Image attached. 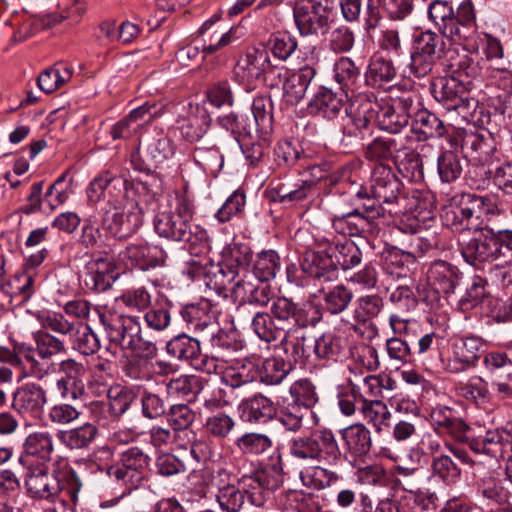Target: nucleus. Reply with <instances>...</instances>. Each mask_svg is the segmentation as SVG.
Wrapping results in <instances>:
<instances>
[{
  "label": "nucleus",
  "mask_w": 512,
  "mask_h": 512,
  "mask_svg": "<svg viewBox=\"0 0 512 512\" xmlns=\"http://www.w3.org/2000/svg\"><path fill=\"white\" fill-rule=\"evenodd\" d=\"M323 317L321 308L312 303L298 304L285 296H276L269 312L258 311L251 318L252 331L266 343L280 341L292 323L315 327Z\"/></svg>",
  "instance_id": "nucleus-1"
},
{
  "label": "nucleus",
  "mask_w": 512,
  "mask_h": 512,
  "mask_svg": "<svg viewBox=\"0 0 512 512\" xmlns=\"http://www.w3.org/2000/svg\"><path fill=\"white\" fill-rule=\"evenodd\" d=\"M195 207L186 194H177L170 210L159 212L154 218L157 235L169 241L183 242L194 248L207 239L206 231L193 222Z\"/></svg>",
  "instance_id": "nucleus-2"
},
{
  "label": "nucleus",
  "mask_w": 512,
  "mask_h": 512,
  "mask_svg": "<svg viewBox=\"0 0 512 512\" xmlns=\"http://www.w3.org/2000/svg\"><path fill=\"white\" fill-rule=\"evenodd\" d=\"M25 470L24 482L31 497L58 499L66 506H76L82 483L74 470H66L58 476L50 474L48 466L34 465Z\"/></svg>",
  "instance_id": "nucleus-3"
},
{
  "label": "nucleus",
  "mask_w": 512,
  "mask_h": 512,
  "mask_svg": "<svg viewBox=\"0 0 512 512\" xmlns=\"http://www.w3.org/2000/svg\"><path fill=\"white\" fill-rule=\"evenodd\" d=\"M99 319L111 346L130 350L146 360L157 355L156 344L142 334L139 317L108 312L99 313Z\"/></svg>",
  "instance_id": "nucleus-4"
},
{
  "label": "nucleus",
  "mask_w": 512,
  "mask_h": 512,
  "mask_svg": "<svg viewBox=\"0 0 512 512\" xmlns=\"http://www.w3.org/2000/svg\"><path fill=\"white\" fill-rule=\"evenodd\" d=\"M288 451L299 463L328 466L337 465L342 455L334 433L327 428L315 429L292 438L288 443Z\"/></svg>",
  "instance_id": "nucleus-5"
},
{
  "label": "nucleus",
  "mask_w": 512,
  "mask_h": 512,
  "mask_svg": "<svg viewBox=\"0 0 512 512\" xmlns=\"http://www.w3.org/2000/svg\"><path fill=\"white\" fill-rule=\"evenodd\" d=\"M108 204L114 210H106L101 216L102 228L113 237L127 239L143 224L145 209L140 201L135 199L133 191L125 192L121 197L108 199Z\"/></svg>",
  "instance_id": "nucleus-6"
},
{
  "label": "nucleus",
  "mask_w": 512,
  "mask_h": 512,
  "mask_svg": "<svg viewBox=\"0 0 512 512\" xmlns=\"http://www.w3.org/2000/svg\"><path fill=\"white\" fill-rule=\"evenodd\" d=\"M488 199L471 193L454 195L444 206L441 219L454 231L474 230L481 226V218L488 210Z\"/></svg>",
  "instance_id": "nucleus-7"
},
{
  "label": "nucleus",
  "mask_w": 512,
  "mask_h": 512,
  "mask_svg": "<svg viewBox=\"0 0 512 512\" xmlns=\"http://www.w3.org/2000/svg\"><path fill=\"white\" fill-rule=\"evenodd\" d=\"M276 72L280 79L281 72L271 64L268 51L256 47L248 48L234 67V75L239 81L247 84L263 81L271 87L278 85L277 82L268 83L270 76Z\"/></svg>",
  "instance_id": "nucleus-8"
},
{
  "label": "nucleus",
  "mask_w": 512,
  "mask_h": 512,
  "mask_svg": "<svg viewBox=\"0 0 512 512\" xmlns=\"http://www.w3.org/2000/svg\"><path fill=\"white\" fill-rule=\"evenodd\" d=\"M467 66L462 71L455 70L453 74L447 78L439 79L437 82H429V86L421 83L422 89H426L433 97L446 105L448 110L459 108L467 94V84L463 76L468 78L470 73Z\"/></svg>",
  "instance_id": "nucleus-9"
},
{
  "label": "nucleus",
  "mask_w": 512,
  "mask_h": 512,
  "mask_svg": "<svg viewBox=\"0 0 512 512\" xmlns=\"http://www.w3.org/2000/svg\"><path fill=\"white\" fill-rule=\"evenodd\" d=\"M461 254L467 263L478 266L482 263H494L501 260L502 251L496 233L483 229L470 239L460 240Z\"/></svg>",
  "instance_id": "nucleus-10"
},
{
  "label": "nucleus",
  "mask_w": 512,
  "mask_h": 512,
  "mask_svg": "<svg viewBox=\"0 0 512 512\" xmlns=\"http://www.w3.org/2000/svg\"><path fill=\"white\" fill-rule=\"evenodd\" d=\"M318 251H306L303 256L302 269L319 282H333L338 278V268L332 254V240L326 237L316 238Z\"/></svg>",
  "instance_id": "nucleus-11"
},
{
  "label": "nucleus",
  "mask_w": 512,
  "mask_h": 512,
  "mask_svg": "<svg viewBox=\"0 0 512 512\" xmlns=\"http://www.w3.org/2000/svg\"><path fill=\"white\" fill-rule=\"evenodd\" d=\"M233 295L240 301L238 311L244 310L247 305L266 307L276 298L268 281L258 280L250 271H244L241 278L235 279Z\"/></svg>",
  "instance_id": "nucleus-12"
},
{
  "label": "nucleus",
  "mask_w": 512,
  "mask_h": 512,
  "mask_svg": "<svg viewBox=\"0 0 512 512\" xmlns=\"http://www.w3.org/2000/svg\"><path fill=\"white\" fill-rule=\"evenodd\" d=\"M294 18L302 36L324 35L330 28L331 12L321 3L310 0L295 7Z\"/></svg>",
  "instance_id": "nucleus-13"
},
{
  "label": "nucleus",
  "mask_w": 512,
  "mask_h": 512,
  "mask_svg": "<svg viewBox=\"0 0 512 512\" xmlns=\"http://www.w3.org/2000/svg\"><path fill=\"white\" fill-rule=\"evenodd\" d=\"M48 402L47 391L37 383H26L14 392L12 408L24 419L42 418Z\"/></svg>",
  "instance_id": "nucleus-14"
},
{
  "label": "nucleus",
  "mask_w": 512,
  "mask_h": 512,
  "mask_svg": "<svg viewBox=\"0 0 512 512\" xmlns=\"http://www.w3.org/2000/svg\"><path fill=\"white\" fill-rule=\"evenodd\" d=\"M424 278L421 285L430 289V294L423 298L424 302H433L440 293L448 294L455 288L457 271L445 261H435L423 266Z\"/></svg>",
  "instance_id": "nucleus-15"
},
{
  "label": "nucleus",
  "mask_w": 512,
  "mask_h": 512,
  "mask_svg": "<svg viewBox=\"0 0 512 512\" xmlns=\"http://www.w3.org/2000/svg\"><path fill=\"white\" fill-rule=\"evenodd\" d=\"M435 196L418 189V248L429 250L438 245Z\"/></svg>",
  "instance_id": "nucleus-16"
},
{
  "label": "nucleus",
  "mask_w": 512,
  "mask_h": 512,
  "mask_svg": "<svg viewBox=\"0 0 512 512\" xmlns=\"http://www.w3.org/2000/svg\"><path fill=\"white\" fill-rule=\"evenodd\" d=\"M53 453L54 443L51 434L47 431H36L25 438L18 461L23 468H31L34 465L47 466Z\"/></svg>",
  "instance_id": "nucleus-17"
},
{
  "label": "nucleus",
  "mask_w": 512,
  "mask_h": 512,
  "mask_svg": "<svg viewBox=\"0 0 512 512\" xmlns=\"http://www.w3.org/2000/svg\"><path fill=\"white\" fill-rule=\"evenodd\" d=\"M469 448L493 458H505L512 452V421L502 428L488 430L482 438L470 440Z\"/></svg>",
  "instance_id": "nucleus-18"
},
{
  "label": "nucleus",
  "mask_w": 512,
  "mask_h": 512,
  "mask_svg": "<svg viewBox=\"0 0 512 512\" xmlns=\"http://www.w3.org/2000/svg\"><path fill=\"white\" fill-rule=\"evenodd\" d=\"M120 256L129 261L131 266L143 271L164 266L167 260V253L161 247L142 239L127 245Z\"/></svg>",
  "instance_id": "nucleus-19"
},
{
  "label": "nucleus",
  "mask_w": 512,
  "mask_h": 512,
  "mask_svg": "<svg viewBox=\"0 0 512 512\" xmlns=\"http://www.w3.org/2000/svg\"><path fill=\"white\" fill-rule=\"evenodd\" d=\"M138 154L143 163L140 169L151 171L173 156V141L163 133L148 135L140 141Z\"/></svg>",
  "instance_id": "nucleus-20"
},
{
  "label": "nucleus",
  "mask_w": 512,
  "mask_h": 512,
  "mask_svg": "<svg viewBox=\"0 0 512 512\" xmlns=\"http://www.w3.org/2000/svg\"><path fill=\"white\" fill-rule=\"evenodd\" d=\"M114 270V263L107 257H92L84 266L83 284L91 292H106L116 280Z\"/></svg>",
  "instance_id": "nucleus-21"
},
{
  "label": "nucleus",
  "mask_w": 512,
  "mask_h": 512,
  "mask_svg": "<svg viewBox=\"0 0 512 512\" xmlns=\"http://www.w3.org/2000/svg\"><path fill=\"white\" fill-rule=\"evenodd\" d=\"M384 307L383 298L379 295H365L361 296L356 301V308L354 310V320L356 323L352 324V329L364 336L367 332V339H372L377 335V327L372 322V319L377 317Z\"/></svg>",
  "instance_id": "nucleus-22"
},
{
  "label": "nucleus",
  "mask_w": 512,
  "mask_h": 512,
  "mask_svg": "<svg viewBox=\"0 0 512 512\" xmlns=\"http://www.w3.org/2000/svg\"><path fill=\"white\" fill-rule=\"evenodd\" d=\"M237 484L251 504L260 507L264 504V492L277 489L280 480L271 471L262 469L239 477Z\"/></svg>",
  "instance_id": "nucleus-23"
},
{
  "label": "nucleus",
  "mask_w": 512,
  "mask_h": 512,
  "mask_svg": "<svg viewBox=\"0 0 512 512\" xmlns=\"http://www.w3.org/2000/svg\"><path fill=\"white\" fill-rule=\"evenodd\" d=\"M238 412L244 422L264 424L276 417L277 407L271 398L256 393L240 402Z\"/></svg>",
  "instance_id": "nucleus-24"
},
{
  "label": "nucleus",
  "mask_w": 512,
  "mask_h": 512,
  "mask_svg": "<svg viewBox=\"0 0 512 512\" xmlns=\"http://www.w3.org/2000/svg\"><path fill=\"white\" fill-rule=\"evenodd\" d=\"M181 316L188 329L195 333H201L216 326V314L208 300L186 305L181 310Z\"/></svg>",
  "instance_id": "nucleus-25"
},
{
  "label": "nucleus",
  "mask_w": 512,
  "mask_h": 512,
  "mask_svg": "<svg viewBox=\"0 0 512 512\" xmlns=\"http://www.w3.org/2000/svg\"><path fill=\"white\" fill-rule=\"evenodd\" d=\"M108 190L109 199L121 197L125 192L132 191L129 182L121 176H114L109 171H104L96 176L87 189L88 198L91 201H98Z\"/></svg>",
  "instance_id": "nucleus-26"
},
{
  "label": "nucleus",
  "mask_w": 512,
  "mask_h": 512,
  "mask_svg": "<svg viewBox=\"0 0 512 512\" xmlns=\"http://www.w3.org/2000/svg\"><path fill=\"white\" fill-rule=\"evenodd\" d=\"M219 19V16H214L204 22L199 29V34L203 40L202 52L204 56L215 53L235 40L232 29L225 31L224 28L216 25Z\"/></svg>",
  "instance_id": "nucleus-27"
},
{
  "label": "nucleus",
  "mask_w": 512,
  "mask_h": 512,
  "mask_svg": "<svg viewBox=\"0 0 512 512\" xmlns=\"http://www.w3.org/2000/svg\"><path fill=\"white\" fill-rule=\"evenodd\" d=\"M372 193L383 203H393L397 198L398 182L391 168L383 163L375 166L372 172Z\"/></svg>",
  "instance_id": "nucleus-28"
},
{
  "label": "nucleus",
  "mask_w": 512,
  "mask_h": 512,
  "mask_svg": "<svg viewBox=\"0 0 512 512\" xmlns=\"http://www.w3.org/2000/svg\"><path fill=\"white\" fill-rule=\"evenodd\" d=\"M306 327H299L292 323L286 330L282 338L280 339V346L284 351L288 363L292 365V362L297 364H304L308 358V353L305 348V342L307 340Z\"/></svg>",
  "instance_id": "nucleus-29"
},
{
  "label": "nucleus",
  "mask_w": 512,
  "mask_h": 512,
  "mask_svg": "<svg viewBox=\"0 0 512 512\" xmlns=\"http://www.w3.org/2000/svg\"><path fill=\"white\" fill-rule=\"evenodd\" d=\"M426 3L427 16L442 32L449 37L459 36L460 28L454 19V8L448 1L423 0Z\"/></svg>",
  "instance_id": "nucleus-30"
},
{
  "label": "nucleus",
  "mask_w": 512,
  "mask_h": 512,
  "mask_svg": "<svg viewBox=\"0 0 512 512\" xmlns=\"http://www.w3.org/2000/svg\"><path fill=\"white\" fill-rule=\"evenodd\" d=\"M315 75V68L306 65L288 76L283 83L285 101L297 105L304 98Z\"/></svg>",
  "instance_id": "nucleus-31"
},
{
  "label": "nucleus",
  "mask_w": 512,
  "mask_h": 512,
  "mask_svg": "<svg viewBox=\"0 0 512 512\" xmlns=\"http://www.w3.org/2000/svg\"><path fill=\"white\" fill-rule=\"evenodd\" d=\"M418 384H422L421 402L423 416L429 417V421L434 426L435 431L443 433L454 416L452 410L447 407H431L428 402L437 396L435 389L428 382L421 381L419 377Z\"/></svg>",
  "instance_id": "nucleus-32"
},
{
  "label": "nucleus",
  "mask_w": 512,
  "mask_h": 512,
  "mask_svg": "<svg viewBox=\"0 0 512 512\" xmlns=\"http://www.w3.org/2000/svg\"><path fill=\"white\" fill-rule=\"evenodd\" d=\"M99 436V429L92 423H84L76 428L60 431L59 441L71 450L87 449Z\"/></svg>",
  "instance_id": "nucleus-33"
},
{
  "label": "nucleus",
  "mask_w": 512,
  "mask_h": 512,
  "mask_svg": "<svg viewBox=\"0 0 512 512\" xmlns=\"http://www.w3.org/2000/svg\"><path fill=\"white\" fill-rule=\"evenodd\" d=\"M347 451L353 456L366 455L371 448L370 431L363 424H354L340 431Z\"/></svg>",
  "instance_id": "nucleus-34"
},
{
  "label": "nucleus",
  "mask_w": 512,
  "mask_h": 512,
  "mask_svg": "<svg viewBox=\"0 0 512 512\" xmlns=\"http://www.w3.org/2000/svg\"><path fill=\"white\" fill-rule=\"evenodd\" d=\"M343 107L342 100L331 90L321 88L308 104L311 114L332 119L339 114Z\"/></svg>",
  "instance_id": "nucleus-35"
},
{
  "label": "nucleus",
  "mask_w": 512,
  "mask_h": 512,
  "mask_svg": "<svg viewBox=\"0 0 512 512\" xmlns=\"http://www.w3.org/2000/svg\"><path fill=\"white\" fill-rule=\"evenodd\" d=\"M333 230L342 236H360L370 228L367 217L358 210H354L332 219Z\"/></svg>",
  "instance_id": "nucleus-36"
},
{
  "label": "nucleus",
  "mask_w": 512,
  "mask_h": 512,
  "mask_svg": "<svg viewBox=\"0 0 512 512\" xmlns=\"http://www.w3.org/2000/svg\"><path fill=\"white\" fill-rule=\"evenodd\" d=\"M178 129L188 142L203 138L210 127V118L205 113H190L178 119Z\"/></svg>",
  "instance_id": "nucleus-37"
},
{
  "label": "nucleus",
  "mask_w": 512,
  "mask_h": 512,
  "mask_svg": "<svg viewBox=\"0 0 512 512\" xmlns=\"http://www.w3.org/2000/svg\"><path fill=\"white\" fill-rule=\"evenodd\" d=\"M135 393L132 389L116 385L107 391L108 413L114 420H119L131 407L135 400Z\"/></svg>",
  "instance_id": "nucleus-38"
},
{
  "label": "nucleus",
  "mask_w": 512,
  "mask_h": 512,
  "mask_svg": "<svg viewBox=\"0 0 512 512\" xmlns=\"http://www.w3.org/2000/svg\"><path fill=\"white\" fill-rule=\"evenodd\" d=\"M167 353L178 359L190 361L192 364L200 356V343L197 339L181 334L172 338L166 345Z\"/></svg>",
  "instance_id": "nucleus-39"
},
{
  "label": "nucleus",
  "mask_w": 512,
  "mask_h": 512,
  "mask_svg": "<svg viewBox=\"0 0 512 512\" xmlns=\"http://www.w3.org/2000/svg\"><path fill=\"white\" fill-rule=\"evenodd\" d=\"M234 445L244 455L259 456L272 448L273 441L265 433L246 432L235 440Z\"/></svg>",
  "instance_id": "nucleus-40"
},
{
  "label": "nucleus",
  "mask_w": 512,
  "mask_h": 512,
  "mask_svg": "<svg viewBox=\"0 0 512 512\" xmlns=\"http://www.w3.org/2000/svg\"><path fill=\"white\" fill-rule=\"evenodd\" d=\"M458 146V139L453 138L450 139V150L443 152L438 157V173L440 179L443 182H453L458 179L462 173V164L461 160L453 149H456Z\"/></svg>",
  "instance_id": "nucleus-41"
},
{
  "label": "nucleus",
  "mask_w": 512,
  "mask_h": 512,
  "mask_svg": "<svg viewBox=\"0 0 512 512\" xmlns=\"http://www.w3.org/2000/svg\"><path fill=\"white\" fill-rule=\"evenodd\" d=\"M72 71L70 67L63 63H57L52 67L45 69L37 79V86L43 92L50 94L70 81Z\"/></svg>",
  "instance_id": "nucleus-42"
},
{
  "label": "nucleus",
  "mask_w": 512,
  "mask_h": 512,
  "mask_svg": "<svg viewBox=\"0 0 512 512\" xmlns=\"http://www.w3.org/2000/svg\"><path fill=\"white\" fill-rule=\"evenodd\" d=\"M252 260V250L249 245L234 242L229 246L226 261L227 266L234 274L233 282H235V279L241 278L244 271H250Z\"/></svg>",
  "instance_id": "nucleus-43"
},
{
  "label": "nucleus",
  "mask_w": 512,
  "mask_h": 512,
  "mask_svg": "<svg viewBox=\"0 0 512 512\" xmlns=\"http://www.w3.org/2000/svg\"><path fill=\"white\" fill-rule=\"evenodd\" d=\"M396 71L391 60L374 55L366 72V81L373 87H382L394 79Z\"/></svg>",
  "instance_id": "nucleus-44"
},
{
  "label": "nucleus",
  "mask_w": 512,
  "mask_h": 512,
  "mask_svg": "<svg viewBox=\"0 0 512 512\" xmlns=\"http://www.w3.org/2000/svg\"><path fill=\"white\" fill-rule=\"evenodd\" d=\"M251 264L250 274L258 280L269 282L280 268V257L274 250H263L256 255Z\"/></svg>",
  "instance_id": "nucleus-45"
},
{
  "label": "nucleus",
  "mask_w": 512,
  "mask_h": 512,
  "mask_svg": "<svg viewBox=\"0 0 512 512\" xmlns=\"http://www.w3.org/2000/svg\"><path fill=\"white\" fill-rule=\"evenodd\" d=\"M309 149H303L298 141H282L275 148L276 160L279 165L301 168L308 157Z\"/></svg>",
  "instance_id": "nucleus-46"
},
{
  "label": "nucleus",
  "mask_w": 512,
  "mask_h": 512,
  "mask_svg": "<svg viewBox=\"0 0 512 512\" xmlns=\"http://www.w3.org/2000/svg\"><path fill=\"white\" fill-rule=\"evenodd\" d=\"M481 346L480 340L476 337L456 340L453 344V358L456 362L461 364V367L456 368V370H462L474 364L479 358Z\"/></svg>",
  "instance_id": "nucleus-47"
},
{
  "label": "nucleus",
  "mask_w": 512,
  "mask_h": 512,
  "mask_svg": "<svg viewBox=\"0 0 512 512\" xmlns=\"http://www.w3.org/2000/svg\"><path fill=\"white\" fill-rule=\"evenodd\" d=\"M307 410L284 399L280 405L277 421L287 430L293 433L299 432L304 426Z\"/></svg>",
  "instance_id": "nucleus-48"
},
{
  "label": "nucleus",
  "mask_w": 512,
  "mask_h": 512,
  "mask_svg": "<svg viewBox=\"0 0 512 512\" xmlns=\"http://www.w3.org/2000/svg\"><path fill=\"white\" fill-rule=\"evenodd\" d=\"M332 254L337 265L344 270L351 269L360 264L362 252L358 246L350 240L335 243L332 240Z\"/></svg>",
  "instance_id": "nucleus-49"
},
{
  "label": "nucleus",
  "mask_w": 512,
  "mask_h": 512,
  "mask_svg": "<svg viewBox=\"0 0 512 512\" xmlns=\"http://www.w3.org/2000/svg\"><path fill=\"white\" fill-rule=\"evenodd\" d=\"M166 387L170 395L194 397L204 389V380L196 375H180L169 380Z\"/></svg>",
  "instance_id": "nucleus-50"
},
{
  "label": "nucleus",
  "mask_w": 512,
  "mask_h": 512,
  "mask_svg": "<svg viewBox=\"0 0 512 512\" xmlns=\"http://www.w3.org/2000/svg\"><path fill=\"white\" fill-rule=\"evenodd\" d=\"M291 403L304 410L311 409L318 402V395L314 384L308 379H299L289 388Z\"/></svg>",
  "instance_id": "nucleus-51"
},
{
  "label": "nucleus",
  "mask_w": 512,
  "mask_h": 512,
  "mask_svg": "<svg viewBox=\"0 0 512 512\" xmlns=\"http://www.w3.org/2000/svg\"><path fill=\"white\" fill-rule=\"evenodd\" d=\"M253 123L257 131L267 133L272 128L273 103L269 96H259L252 103Z\"/></svg>",
  "instance_id": "nucleus-52"
},
{
  "label": "nucleus",
  "mask_w": 512,
  "mask_h": 512,
  "mask_svg": "<svg viewBox=\"0 0 512 512\" xmlns=\"http://www.w3.org/2000/svg\"><path fill=\"white\" fill-rule=\"evenodd\" d=\"M321 292L323 293L324 307L331 314H340L343 312L353 298L352 291L342 284L337 285L328 291L321 288Z\"/></svg>",
  "instance_id": "nucleus-53"
},
{
  "label": "nucleus",
  "mask_w": 512,
  "mask_h": 512,
  "mask_svg": "<svg viewBox=\"0 0 512 512\" xmlns=\"http://www.w3.org/2000/svg\"><path fill=\"white\" fill-rule=\"evenodd\" d=\"M194 161L206 172L215 174L223 167V155L216 145L197 146L193 152Z\"/></svg>",
  "instance_id": "nucleus-54"
},
{
  "label": "nucleus",
  "mask_w": 512,
  "mask_h": 512,
  "mask_svg": "<svg viewBox=\"0 0 512 512\" xmlns=\"http://www.w3.org/2000/svg\"><path fill=\"white\" fill-rule=\"evenodd\" d=\"M339 479L340 476L336 471L321 465L315 466L311 472L301 473L303 484L315 490L328 488L336 484Z\"/></svg>",
  "instance_id": "nucleus-55"
},
{
  "label": "nucleus",
  "mask_w": 512,
  "mask_h": 512,
  "mask_svg": "<svg viewBox=\"0 0 512 512\" xmlns=\"http://www.w3.org/2000/svg\"><path fill=\"white\" fill-rule=\"evenodd\" d=\"M342 349V340L334 333H323L315 340L314 353L318 359L337 361Z\"/></svg>",
  "instance_id": "nucleus-56"
},
{
  "label": "nucleus",
  "mask_w": 512,
  "mask_h": 512,
  "mask_svg": "<svg viewBox=\"0 0 512 512\" xmlns=\"http://www.w3.org/2000/svg\"><path fill=\"white\" fill-rule=\"evenodd\" d=\"M291 364L281 358H268L263 362L260 370V380L266 385L280 384L288 375Z\"/></svg>",
  "instance_id": "nucleus-57"
},
{
  "label": "nucleus",
  "mask_w": 512,
  "mask_h": 512,
  "mask_svg": "<svg viewBox=\"0 0 512 512\" xmlns=\"http://www.w3.org/2000/svg\"><path fill=\"white\" fill-rule=\"evenodd\" d=\"M129 188L135 193V199L140 201V205L144 207L145 212L158 201L162 194L161 183L155 178L140 181L136 186L129 183Z\"/></svg>",
  "instance_id": "nucleus-58"
},
{
  "label": "nucleus",
  "mask_w": 512,
  "mask_h": 512,
  "mask_svg": "<svg viewBox=\"0 0 512 512\" xmlns=\"http://www.w3.org/2000/svg\"><path fill=\"white\" fill-rule=\"evenodd\" d=\"M436 35L426 31L418 36V75L426 74L432 69L435 58Z\"/></svg>",
  "instance_id": "nucleus-59"
},
{
  "label": "nucleus",
  "mask_w": 512,
  "mask_h": 512,
  "mask_svg": "<svg viewBox=\"0 0 512 512\" xmlns=\"http://www.w3.org/2000/svg\"><path fill=\"white\" fill-rule=\"evenodd\" d=\"M221 380L227 386L239 388L254 380V370L252 367L241 363L224 366L221 370Z\"/></svg>",
  "instance_id": "nucleus-60"
},
{
  "label": "nucleus",
  "mask_w": 512,
  "mask_h": 512,
  "mask_svg": "<svg viewBox=\"0 0 512 512\" xmlns=\"http://www.w3.org/2000/svg\"><path fill=\"white\" fill-rule=\"evenodd\" d=\"M407 145L397 155V168L402 177L413 183L416 177V152L412 147L413 136H406Z\"/></svg>",
  "instance_id": "nucleus-61"
},
{
  "label": "nucleus",
  "mask_w": 512,
  "mask_h": 512,
  "mask_svg": "<svg viewBox=\"0 0 512 512\" xmlns=\"http://www.w3.org/2000/svg\"><path fill=\"white\" fill-rule=\"evenodd\" d=\"M235 426L236 422L233 417L225 412H217L209 416L204 424L206 432L217 439L227 438Z\"/></svg>",
  "instance_id": "nucleus-62"
},
{
  "label": "nucleus",
  "mask_w": 512,
  "mask_h": 512,
  "mask_svg": "<svg viewBox=\"0 0 512 512\" xmlns=\"http://www.w3.org/2000/svg\"><path fill=\"white\" fill-rule=\"evenodd\" d=\"M73 348L83 355H93L100 348V340L92 329L79 323L77 332L72 335Z\"/></svg>",
  "instance_id": "nucleus-63"
},
{
  "label": "nucleus",
  "mask_w": 512,
  "mask_h": 512,
  "mask_svg": "<svg viewBox=\"0 0 512 512\" xmlns=\"http://www.w3.org/2000/svg\"><path fill=\"white\" fill-rule=\"evenodd\" d=\"M334 78L342 89L353 86L360 75L359 68L348 57H340L334 64Z\"/></svg>",
  "instance_id": "nucleus-64"
}]
</instances>
